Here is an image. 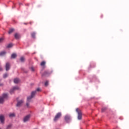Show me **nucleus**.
<instances>
[{
  "label": "nucleus",
  "instance_id": "1",
  "mask_svg": "<svg viewBox=\"0 0 129 129\" xmlns=\"http://www.w3.org/2000/svg\"><path fill=\"white\" fill-rule=\"evenodd\" d=\"M8 94H3L2 97H0V103H4L5 100L8 99Z\"/></svg>",
  "mask_w": 129,
  "mask_h": 129
},
{
  "label": "nucleus",
  "instance_id": "2",
  "mask_svg": "<svg viewBox=\"0 0 129 129\" xmlns=\"http://www.w3.org/2000/svg\"><path fill=\"white\" fill-rule=\"evenodd\" d=\"M36 94H37V91H32L31 94V96L27 97V101H31V99H32Z\"/></svg>",
  "mask_w": 129,
  "mask_h": 129
},
{
  "label": "nucleus",
  "instance_id": "3",
  "mask_svg": "<svg viewBox=\"0 0 129 129\" xmlns=\"http://www.w3.org/2000/svg\"><path fill=\"white\" fill-rule=\"evenodd\" d=\"M61 116H62V113L58 112L55 115V116L53 119V121L55 122L57 121V120H58V119H59V118H60L61 117Z\"/></svg>",
  "mask_w": 129,
  "mask_h": 129
},
{
  "label": "nucleus",
  "instance_id": "4",
  "mask_svg": "<svg viewBox=\"0 0 129 129\" xmlns=\"http://www.w3.org/2000/svg\"><path fill=\"white\" fill-rule=\"evenodd\" d=\"M76 112L78 113V119L80 120L82 118V112H81V110L79 108L76 109Z\"/></svg>",
  "mask_w": 129,
  "mask_h": 129
},
{
  "label": "nucleus",
  "instance_id": "5",
  "mask_svg": "<svg viewBox=\"0 0 129 129\" xmlns=\"http://www.w3.org/2000/svg\"><path fill=\"white\" fill-rule=\"evenodd\" d=\"M18 89H20V88L19 87H14L11 90H10V93L11 94H13L16 90H18Z\"/></svg>",
  "mask_w": 129,
  "mask_h": 129
},
{
  "label": "nucleus",
  "instance_id": "6",
  "mask_svg": "<svg viewBox=\"0 0 129 129\" xmlns=\"http://www.w3.org/2000/svg\"><path fill=\"white\" fill-rule=\"evenodd\" d=\"M31 117V116L30 115H28L24 117L23 121L24 122H27V121H29L30 120V118Z\"/></svg>",
  "mask_w": 129,
  "mask_h": 129
},
{
  "label": "nucleus",
  "instance_id": "7",
  "mask_svg": "<svg viewBox=\"0 0 129 129\" xmlns=\"http://www.w3.org/2000/svg\"><path fill=\"white\" fill-rule=\"evenodd\" d=\"M0 121L1 123H5V116L3 115H0Z\"/></svg>",
  "mask_w": 129,
  "mask_h": 129
},
{
  "label": "nucleus",
  "instance_id": "8",
  "mask_svg": "<svg viewBox=\"0 0 129 129\" xmlns=\"http://www.w3.org/2000/svg\"><path fill=\"white\" fill-rule=\"evenodd\" d=\"M70 116L67 115L64 117V120L66 121V122H69L70 121Z\"/></svg>",
  "mask_w": 129,
  "mask_h": 129
},
{
  "label": "nucleus",
  "instance_id": "9",
  "mask_svg": "<svg viewBox=\"0 0 129 129\" xmlns=\"http://www.w3.org/2000/svg\"><path fill=\"white\" fill-rule=\"evenodd\" d=\"M10 67H11V65L10 64V63L7 62L6 64V71H9L10 70Z\"/></svg>",
  "mask_w": 129,
  "mask_h": 129
},
{
  "label": "nucleus",
  "instance_id": "10",
  "mask_svg": "<svg viewBox=\"0 0 129 129\" xmlns=\"http://www.w3.org/2000/svg\"><path fill=\"white\" fill-rule=\"evenodd\" d=\"M50 74V72L45 71L44 73L42 75V76H48V75H49Z\"/></svg>",
  "mask_w": 129,
  "mask_h": 129
},
{
  "label": "nucleus",
  "instance_id": "11",
  "mask_svg": "<svg viewBox=\"0 0 129 129\" xmlns=\"http://www.w3.org/2000/svg\"><path fill=\"white\" fill-rule=\"evenodd\" d=\"M23 102H24V101L23 100H20L18 101L17 104V106L20 107V106H21V105H22V104H23Z\"/></svg>",
  "mask_w": 129,
  "mask_h": 129
},
{
  "label": "nucleus",
  "instance_id": "12",
  "mask_svg": "<svg viewBox=\"0 0 129 129\" xmlns=\"http://www.w3.org/2000/svg\"><path fill=\"white\" fill-rule=\"evenodd\" d=\"M15 38L17 40H19V39H20V38H21V35H20V34H19V33H16L15 34Z\"/></svg>",
  "mask_w": 129,
  "mask_h": 129
},
{
  "label": "nucleus",
  "instance_id": "13",
  "mask_svg": "<svg viewBox=\"0 0 129 129\" xmlns=\"http://www.w3.org/2000/svg\"><path fill=\"white\" fill-rule=\"evenodd\" d=\"M14 83H19L20 82V80L18 78H16L14 79Z\"/></svg>",
  "mask_w": 129,
  "mask_h": 129
},
{
  "label": "nucleus",
  "instance_id": "14",
  "mask_svg": "<svg viewBox=\"0 0 129 129\" xmlns=\"http://www.w3.org/2000/svg\"><path fill=\"white\" fill-rule=\"evenodd\" d=\"M16 57H17V54H16V53H13L11 55V58L12 59H15V58H16Z\"/></svg>",
  "mask_w": 129,
  "mask_h": 129
},
{
  "label": "nucleus",
  "instance_id": "15",
  "mask_svg": "<svg viewBox=\"0 0 129 129\" xmlns=\"http://www.w3.org/2000/svg\"><path fill=\"white\" fill-rule=\"evenodd\" d=\"M14 32H15V29L11 28L9 29L8 33H14Z\"/></svg>",
  "mask_w": 129,
  "mask_h": 129
},
{
  "label": "nucleus",
  "instance_id": "16",
  "mask_svg": "<svg viewBox=\"0 0 129 129\" xmlns=\"http://www.w3.org/2000/svg\"><path fill=\"white\" fill-rule=\"evenodd\" d=\"M15 113H11L9 114L10 117H15Z\"/></svg>",
  "mask_w": 129,
  "mask_h": 129
},
{
  "label": "nucleus",
  "instance_id": "17",
  "mask_svg": "<svg viewBox=\"0 0 129 129\" xmlns=\"http://www.w3.org/2000/svg\"><path fill=\"white\" fill-rule=\"evenodd\" d=\"M7 52L6 51H2L0 53V56H5Z\"/></svg>",
  "mask_w": 129,
  "mask_h": 129
},
{
  "label": "nucleus",
  "instance_id": "18",
  "mask_svg": "<svg viewBox=\"0 0 129 129\" xmlns=\"http://www.w3.org/2000/svg\"><path fill=\"white\" fill-rule=\"evenodd\" d=\"M45 64H46V61H42L40 63L41 66H45Z\"/></svg>",
  "mask_w": 129,
  "mask_h": 129
},
{
  "label": "nucleus",
  "instance_id": "19",
  "mask_svg": "<svg viewBox=\"0 0 129 129\" xmlns=\"http://www.w3.org/2000/svg\"><path fill=\"white\" fill-rule=\"evenodd\" d=\"M13 45L12 44V43H10L8 45V46H7V48H12V47H13Z\"/></svg>",
  "mask_w": 129,
  "mask_h": 129
},
{
  "label": "nucleus",
  "instance_id": "20",
  "mask_svg": "<svg viewBox=\"0 0 129 129\" xmlns=\"http://www.w3.org/2000/svg\"><path fill=\"white\" fill-rule=\"evenodd\" d=\"M20 61H21V62H25V57H21L20 58Z\"/></svg>",
  "mask_w": 129,
  "mask_h": 129
},
{
  "label": "nucleus",
  "instance_id": "21",
  "mask_svg": "<svg viewBox=\"0 0 129 129\" xmlns=\"http://www.w3.org/2000/svg\"><path fill=\"white\" fill-rule=\"evenodd\" d=\"M107 108L106 107H103L102 108L101 112H104L105 110H106Z\"/></svg>",
  "mask_w": 129,
  "mask_h": 129
},
{
  "label": "nucleus",
  "instance_id": "22",
  "mask_svg": "<svg viewBox=\"0 0 129 129\" xmlns=\"http://www.w3.org/2000/svg\"><path fill=\"white\" fill-rule=\"evenodd\" d=\"M4 40H5V38L4 37L1 38H0V44L2 42H4Z\"/></svg>",
  "mask_w": 129,
  "mask_h": 129
},
{
  "label": "nucleus",
  "instance_id": "23",
  "mask_svg": "<svg viewBox=\"0 0 129 129\" xmlns=\"http://www.w3.org/2000/svg\"><path fill=\"white\" fill-rule=\"evenodd\" d=\"M35 91H36V92H40L41 91V89L40 88H38L36 89Z\"/></svg>",
  "mask_w": 129,
  "mask_h": 129
},
{
  "label": "nucleus",
  "instance_id": "24",
  "mask_svg": "<svg viewBox=\"0 0 129 129\" xmlns=\"http://www.w3.org/2000/svg\"><path fill=\"white\" fill-rule=\"evenodd\" d=\"M49 84V81H46L45 83V86H47Z\"/></svg>",
  "mask_w": 129,
  "mask_h": 129
},
{
  "label": "nucleus",
  "instance_id": "25",
  "mask_svg": "<svg viewBox=\"0 0 129 129\" xmlns=\"http://www.w3.org/2000/svg\"><path fill=\"white\" fill-rule=\"evenodd\" d=\"M7 76H8V74H5L4 75L3 77L4 78H7Z\"/></svg>",
  "mask_w": 129,
  "mask_h": 129
},
{
  "label": "nucleus",
  "instance_id": "26",
  "mask_svg": "<svg viewBox=\"0 0 129 129\" xmlns=\"http://www.w3.org/2000/svg\"><path fill=\"white\" fill-rule=\"evenodd\" d=\"M10 127H12V125L9 124L7 126V129H9Z\"/></svg>",
  "mask_w": 129,
  "mask_h": 129
},
{
  "label": "nucleus",
  "instance_id": "27",
  "mask_svg": "<svg viewBox=\"0 0 129 129\" xmlns=\"http://www.w3.org/2000/svg\"><path fill=\"white\" fill-rule=\"evenodd\" d=\"M31 36H32V38H35V36H36V34H35V33H32V34H31Z\"/></svg>",
  "mask_w": 129,
  "mask_h": 129
},
{
  "label": "nucleus",
  "instance_id": "28",
  "mask_svg": "<svg viewBox=\"0 0 129 129\" xmlns=\"http://www.w3.org/2000/svg\"><path fill=\"white\" fill-rule=\"evenodd\" d=\"M30 69H31V71L33 72H34V71H35V69L33 67L31 68Z\"/></svg>",
  "mask_w": 129,
  "mask_h": 129
},
{
  "label": "nucleus",
  "instance_id": "29",
  "mask_svg": "<svg viewBox=\"0 0 129 129\" xmlns=\"http://www.w3.org/2000/svg\"><path fill=\"white\" fill-rule=\"evenodd\" d=\"M0 71H3V68H2V66H0Z\"/></svg>",
  "mask_w": 129,
  "mask_h": 129
},
{
  "label": "nucleus",
  "instance_id": "30",
  "mask_svg": "<svg viewBox=\"0 0 129 129\" xmlns=\"http://www.w3.org/2000/svg\"><path fill=\"white\" fill-rule=\"evenodd\" d=\"M26 105H27V107H29V103H27Z\"/></svg>",
  "mask_w": 129,
  "mask_h": 129
},
{
  "label": "nucleus",
  "instance_id": "31",
  "mask_svg": "<svg viewBox=\"0 0 129 129\" xmlns=\"http://www.w3.org/2000/svg\"><path fill=\"white\" fill-rule=\"evenodd\" d=\"M4 85V84L3 83H0V86H3Z\"/></svg>",
  "mask_w": 129,
  "mask_h": 129
},
{
  "label": "nucleus",
  "instance_id": "32",
  "mask_svg": "<svg viewBox=\"0 0 129 129\" xmlns=\"http://www.w3.org/2000/svg\"><path fill=\"white\" fill-rule=\"evenodd\" d=\"M25 6H30V4H25Z\"/></svg>",
  "mask_w": 129,
  "mask_h": 129
},
{
  "label": "nucleus",
  "instance_id": "33",
  "mask_svg": "<svg viewBox=\"0 0 129 129\" xmlns=\"http://www.w3.org/2000/svg\"><path fill=\"white\" fill-rule=\"evenodd\" d=\"M28 24H29V23H24V25H28Z\"/></svg>",
  "mask_w": 129,
  "mask_h": 129
},
{
  "label": "nucleus",
  "instance_id": "34",
  "mask_svg": "<svg viewBox=\"0 0 129 129\" xmlns=\"http://www.w3.org/2000/svg\"><path fill=\"white\" fill-rule=\"evenodd\" d=\"M13 9L16 8V6H14V7H12Z\"/></svg>",
  "mask_w": 129,
  "mask_h": 129
},
{
  "label": "nucleus",
  "instance_id": "35",
  "mask_svg": "<svg viewBox=\"0 0 129 129\" xmlns=\"http://www.w3.org/2000/svg\"><path fill=\"white\" fill-rule=\"evenodd\" d=\"M29 24H30V25H32V22H30Z\"/></svg>",
  "mask_w": 129,
  "mask_h": 129
},
{
  "label": "nucleus",
  "instance_id": "36",
  "mask_svg": "<svg viewBox=\"0 0 129 129\" xmlns=\"http://www.w3.org/2000/svg\"><path fill=\"white\" fill-rule=\"evenodd\" d=\"M21 5H22V4H19V6H21Z\"/></svg>",
  "mask_w": 129,
  "mask_h": 129
},
{
  "label": "nucleus",
  "instance_id": "37",
  "mask_svg": "<svg viewBox=\"0 0 129 129\" xmlns=\"http://www.w3.org/2000/svg\"><path fill=\"white\" fill-rule=\"evenodd\" d=\"M28 73V72H26V73Z\"/></svg>",
  "mask_w": 129,
  "mask_h": 129
}]
</instances>
